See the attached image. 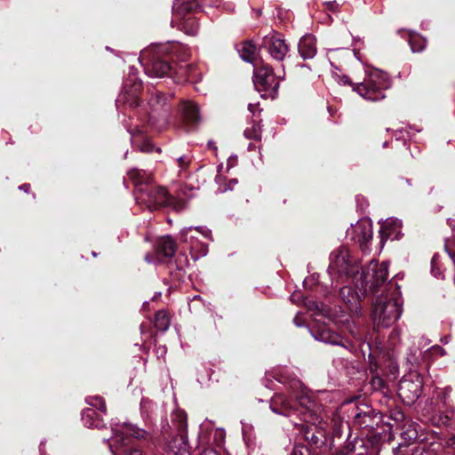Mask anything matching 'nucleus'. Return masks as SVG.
<instances>
[{"label":"nucleus","instance_id":"obj_1","mask_svg":"<svg viewBox=\"0 0 455 455\" xmlns=\"http://www.w3.org/2000/svg\"><path fill=\"white\" fill-rule=\"evenodd\" d=\"M388 263L384 261L379 264L371 260L366 269H362L361 275L348 282L347 284L339 288V294L343 302L347 306L350 315H347L339 307H330L323 303L305 298L303 304L305 307L317 315H323L336 323L347 324L348 330L353 336L356 335L354 330L355 325L350 323L351 316H358L361 314L360 300L370 293L379 291V288L384 284L387 278Z\"/></svg>","mask_w":455,"mask_h":455},{"label":"nucleus","instance_id":"obj_2","mask_svg":"<svg viewBox=\"0 0 455 455\" xmlns=\"http://www.w3.org/2000/svg\"><path fill=\"white\" fill-rule=\"evenodd\" d=\"M291 395L296 399L299 407L282 394H275L270 400L271 411L278 415L293 417L299 415L302 421L310 427H317L319 420V405L314 401L312 393L307 390L300 380L293 379L289 384Z\"/></svg>","mask_w":455,"mask_h":455},{"label":"nucleus","instance_id":"obj_3","mask_svg":"<svg viewBox=\"0 0 455 455\" xmlns=\"http://www.w3.org/2000/svg\"><path fill=\"white\" fill-rule=\"evenodd\" d=\"M383 285L385 290L373 302L372 320L378 330L389 328L402 315L400 287L392 281Z\"/></svg>","mask_w":455,"mask_h":455},{"label":"nucleus","instance_id":"obj_4","mask_svg":"<svg viewBox=\"0 0 455 455\" xmlns=\"http://www.w3.org/2000/svg\"><path fill=\"white\" fill-rule=\"evenodd\" d=\"M366 77L363 82L353 84L347 76L335 75L336 80L339 84L351 85L354 92H357L364 100L370 101H378L385 98L384 91L389 88L390 79L388 76L379 70H367Z\"/></svg>","mask_w":455,"mask_h":455},{"label":"nucleus","instance_id":"obj_5","mask_svg":"<svg viewBox=\"0 0 455 455\" xmlns=\"http://www.w3.org/2000/svg\"><path fill=\"white\" fill-rule=\"evenodd\" d=\"M359 266V259L354 256L351 251L346 247H339L334 250L330 255V265L328 273L332 279L336 282H348L353 279L355 275H361L362 269Z\"/></svg>","mask_w":455,"mask_h":455},{"label":"nucleus","instance_id":"obj_6","mask_svg":"<svg viewBox=\"0 0 455 455\" xmlns=\"http://www.w3.org/2000/svg\"><path fill=\"white\" fill-rule=\"evenodd\" d=\"M166 52V45H151L140 52L139 60L144 66L148 76L163 77L172 71L170 63L163 59Z\"/></svg>","mask_w":455,"mask_h":455},{"label":"nucleus","instance_id":"obj_7","mask_svg":"<svg viewBox=\"0 0 455 455\" xmlns=\"http://www.w3.org/2000/svg\"><path fill=\"white\" fill-rule=\"evenodd\" d=\"M283 76H276L267 64L255 65L253 84L262 98L274 99L277 95L280 81Z\"/></svg>","mask_w":455,"mask_h":455},{"label":"nucleus","instance_id":"obj_8","mask_svg":"<svg viewBox=\"0 0 455 455\" xmlns=\"http://www.w3.org/2000/svg\"><path fill=\"white\" fill-rule=\"evenodd\" d=\"M148 106V123L157 131H161L169 123L171 105L168 99L162 92L156 91L151 93Z\"/></svg>","mask_w":455,"mask_h":455},{"label":"nucleus","instance_id":"obj_9","mask_svg":"<svg viewBox=\"0 0 455 455\" xmlns=\"http://www.w3.org/2000/svg\"><path fill=\"white\" fill-rule=\"evenodd\" d=\"M135 198L139 204H145L150 211L164 206L169 204L170 201L167 190L164 188L150 184L139 186Z\"/></svg>","mask_w":455,"mask_h":455},{"label":"nucleus","instance_id":"obj_10","mask_svg":"<svg viewBox=\"0 0 455 455\" xmlns=\"http://www.w3.org/2000/svg\"><path fill=\"white\" fill-rule=\"evenodd\" d=\"M141 88V81L138 79L134 68H131L128 77L125 79L124 91L116 99V105L135 108L139 107L138 92Z\"/></svg>","mask_w":455,"mask_h":455},{"label":"nucleus","instance_id":"obj_11","mask_svg":"<svg viewBox=\"0 0 455 455\" xmlns=\"http://www.w3.org/2000/svg\"><path fill=\"white\" fill-rule=\"evenodd\" d=\"M372 224L370 219L363 218L347 230V235L356 243L363 251L369 249L372 239Z\"/></svg>","mask_w":455,"mask_h":455},{"label":"nucleus","instance_id":"obj_12","mask_svg":"<svg viewBox=\"0 0 455 455\" xmlns=\"http://www.w3.org/2000/svg\"><path fill=\"white\" fill-rule=\"evenodd\" d=\"M272 59L277 61H283L289 52V46L283 36L276 32H272L263 38L262 43Z\"/></svg>","mask_w":455,"mask_h":455},{"label":"nucleus","instance_id":"obj_13","mask_svg":"<svg viewBox=\"0 0 455 455\" xmlns=\"http://www.w3.org/2000/svg\"><path fill=\"white\" fill-rule=\"evenodd\" d=\"M422 392V381L419 376L415 379H402L399 384L398 395L402 401L411 405L419 399Z\"/></svg>","mask_w":455,"mask_h":455},{"label":"nucleus","instance_id":"obj_14","mask_svg":"<svg viewBox=\"0 0 455 455\" xmlns=\"http://www.w3.org/2000/svg\"><path fill=\"white\" fill-rule=\"evenodd\" d=\"M310 332L313 338L319 342L332 346H339L347 350H349L352 347L351 342L327 327H318L311 330Z\"/></svg>","mask_w":455,"mask_h":455},{"label":"nucleus","instance_id":"obj_15","mask_svg":"<svg viewBox=\"0 0 455 455\" xmlns=\"http://www.w3.org/2000/svg\"><path fill=\"white\" fill-rule=\"evenodd\" d=\"M194 227L190 226L180 230V240L190 244V251L194 259H198L207 254L208 249L204 244H198V239L193 233Z\"/></svg>","mask_w":455,"mask_h":455},{"label":"nucleus","instance_id":"obj_16","mask_svg":"<svg viewBox=\"0 0 455 455\" xmlns=\"http://www.w3.org/2000/svg\"><path fill=\"white\" fill-rule=\"evenodd\" d=\"M429 343L430 341L427 339L422 337L419 339L418 345L414 344L409 347L405 357L409 371H412L419 365L424 357L422 348Z\"/></svg>","mask_w":455,"mask_h":455},{"label":"nucleus","instance_id":"obj_17","mask_svg":"<svg viewBox=\"0 0 455 455\" xmlns=\"http://www.w3.org/2000/svg\"><path fill=\"white\" fill-rule=\"evenodd\" d=\"M402 221L398 219H387L379 229L381 240L384 238L391 240H398L401 235Z\"/></svg>","mask_w":455,"mask_h":455},{"label":"nucleus","instance_id":"obj_18","mask_svg":"<svg viewBox=\"0 0 455 455\" xmlns=\"http://www.w3.org/2000/svg\"><path fill=\"white\" fill-rule=\"evenodd\" d=\"M128 132L131 134V141L134 148L141 152H152L154 150V145L150 140L144 136L142 129L135 127L132 130L129 129Z\"/></svg>","mask_w":455,"mask_h":455},{"label":"nucleus","instance_id":"obj_19","mask_svg":"<svg viewBox=\"0 0 455 455\" xmlns=\"http://www.w3.org/2000/svg\"><path fill=\"white\" fill-rule=\"evenodd\" d=\"M298 49L302 59H313L317 52L315 37L312 35H305L300 38Z\"/></svg>","mask_w":455,"mask_h":455},{"label":"nucleus","instance_id":"obj_20","mask_svg":"<svg viewBox=\"0 0 455 455\" xmlns=\"http://www.w3.org/2000/svg\"><path fill=\"white\" fill-rule=\"evenodd\" d=\"M125 433L121 435L116 434V436L112 438V443L109 444L110 448L113 445L120 444L121 446H128L132 441V437L136 439L143 438L145 430L144 428H124Z\"/></svg>","mask_w":455,"mask_h":455},{"label":"nucleus","instance_id":"obj_21","mask_svg":"<svg viewBox=\"0 0 455 455\" xmlns=\"http://www.w3.org/2000/svg\"><path fill=\"white\" fill-rule=\"evenodd\" d=\"M300 435L310 445L319 447L326 443L324 428H301Z\"/></svg>","mask_w":455,"mask_h":455},{"label":"nucleus","instance_id":"obj_22","mask_svg":"<svg viewBox=\"0 0 455 455\" xmlns=\"http://www.w3.org/2000/svg\"><path fill=\"white\" fill-rule=\"evenodd\" d=\"M199 0H175L172 5L174 15L179 19H185L189 12L198 7Z\"/></svg>","mask_w":455,"mask_h":455},{"label":"nucleus","instance_id":"obj_23","mask_svg":"<svg viewBox=\"0 0 455 455\" xmlns=\"http://www.w3.org/2000/svg\"><path fill=\"white\" fill-rule=\"evenodd\" d=\"M156 251L164 258H172L176 252V243L172 236H163L156 242Z\"/></svg>","mask_w":455,"mask_h":455},{"label":"nucleus","instance_id":"obj_24","mask_svg":"<svg viewBox=\"0 0 455 455\" xmlns=\"http://www.w3.org/2000/svg\"><path fill=\"white\" fill-rule=\"evenodd\" d=\"M180 111L184 118L192 124H196L201 120L198 106L193 101H183Z\"/></svg>","mask_w":455,"mask_h":455},{"label":"nucleus","instance_id":"obj_25","mask_svg":"<svg viewBox=\"0 0 455 455\" xmlns=\"http://www.w3.org/2000/svg\"><path fill=\"white\" fill-rule=\"evenodd\" d=\"M403 430L400 433L402 439L403 440V443H400V445H410L414 442H423L425 440V436L423 434H419V428H403ZM424 428H419L422 431Z\"/></svg>","mask_w":455,"mask_h":455},{"label":"nucleus","instance_id":"obj_26","mask_svg":"<svg viewBox=\"0 0 455 455\" xmlns=\"http://www.w3.org/2000/svg\"><path fill=\"white\" fill-rule=\"evenodd\" d=\"M237 52L243 60L251 63L256 53V46L251 42H243L237 46Z\"/></svg>","mask_w":455,"mask_h":455},{"label":"nucleus","instance_id":"obj_27","mask_svg":"<svg viewBox=\"0 0 455 455\" xmlns=\"http://www.w3.org/2000/svg\"><path fill=\"white\" fill-rule=\"evenodd\" d=\"M172 449H177L179 451H188V436L187 428H182L180 433L170 443Z\"/></svg>","mask_w":455,"mask_h":455},{"label":"nucleus","instance_id":"obj_28","mask_svg":"<svg viewBox=\"0 0 455 455\" xmlns=\"http://www.w3.org/2000/svg\"><path fill=\"white\" fill-rule=\"evenodd\" d=\"M81 416L84 427H100V422L98 419L99 415L94 409H84L82 411Z\"/></svg>","mask_w":455,"mask_h":455},{"label":"nucleus","instance_id":"obj_29","mask_svg":"<svg viewBox=\"0 0 455 455\" xmlns=\"http://www.w3.org/2000/svg\"><path fill=\"white\" fill-rule=\"evenodd\" d=\"M455 427V409H447L443 411L438 421L435 423V427Z\"/></svg>","mask_w":455,"mask_h":455},{"label":"nucleus","instance_id":"obj_30","mask_svg":"<svg viewBox=\"0 0 455 455\" xmlns=\"http://www.w3.org/2000/svg\"><path fill=\"white\" fill-rule=\"evenodd\" d=\"M170 316L165 310H160L155 315V327L161 331H165L170 327Z\"/></svg>","mask_w":455,"mask_h":455},{"label":"nucleus","instance_id":"obj_31","mask_svg":"<svg viewBox=\"0 0 455 455\" xmlns=\"http://www.w3.org/2000/svg\"><path fill=\"white\" fill-rule=\"evenodd\" d=\"M408 42L412 52H420L426 48L427 45L426 38L416 33L410 34Z\"/></svg>","mask_w":455,"mask_h":455},{"label":"nucleus","instance_id":"obj_32","mask_svg":"<svg viewBox=\"0 0 455 455\" xmlns=\"http://www.w3.org/2000/svg\"><path fill=\"white\" fill-rule=\"evenodd\" d=\"M183 21L181 23V29L185 31L186 34L190 36H195L198 32V23L196 20L191 16H185V19H181Z\"/></svg>","mask_w":455,"mask_h":455},{"label":"nucleus","instance_id":"obj_33","mask_svg":"<svg viewBox=\"0 0 455 455\" xmlns=\"http://www.w3.org/2000/svg\"><path fill=\"white\" fill-rule=\"evenodd\" d=\"M372 417L371 415V411H363V412H357L354 416V425L363 426L365 427H372Z\"/></svg>","mask_w":455,"mask_h":455},{"label":"nucleus","instance_id":"obj_34","mask_svg":"<svg viewBox=\"0 0 455 455\" xmlns=\"http://www.w3.org/2000/svg\"><path fill=\"white\" fill-rule=\"evenodd\" d=\"M171 420L175 427H187V414L180 409L172 412Z\"/></svg>","mask_w":455,"mask_h":455},{"label":"nucleus","instance_id":"obj_35","mask_svg":"<svg viewBox=\"0 0 455 455\" xmlns=\"http://www.w3.org/2000/svg\"><path fill=\"white\" fill-rule=\"evenodd\" d=\"M87 404L90 406L89 408H92L95 411L99 410L103 413H106V405L105 401L100 396H90L86 399Z\"/></svg>","mask_w":455,"mask_h":455},{"label":"nucleus","instance_id":"obj_36","mask_svg":"<svg viewBox=\"0 0 455 455\" xmlns=\"http://www.w3.org/2000/svg\"><path fill=\"white\" fill-rule=\"evenodd\" d=\"M247 139H252L254 140H261V127L259 124L254 123L251 128H247L243 132Z\"/></svg>","mask_w":455,"mask_h":455},{"label":"nucleus","instance_id":"obj_37","mask_svg":"<svg viewBox=\"0 0 455 455\" xmlns=\"http://www.w3.org/2000/svg\"><path fill=\"white\" fill-rule=\"evenodd\" d=\"M155 408V404L149 401L148 399L142 398L140 402V411L142 417L147 419L151 417V413L153 412Z\"/></svg>","mask_w":455,"mask_h":455},{"label":"nucleus","instance_id":"obj_38","mask_svg":"<svg viewBox=\"0 0 455 455\" xmlns=\"http://www.w3.org/2000/svg\"><path fill=\"white\" fill-rule=\"evenodd\" d=\"M191 163V157L188 155H184L177 158V164L179 166V175L182 176L186 173L188 165Z\"/></svg>","mask_w":455,"mask_h":455},{"label":"nucleus","instance_id":"obj_39","mask_svg":"<svg viewBox=\"0 0 455 455\" xmlns=\"http://www.w3.org/2000/svg\"><path fill=\"white\" fill-rule=\"evenodd\" d=\"M146 175L145 172L140 169H132L128 172V176L130 179L134 180L137 185L141 184L143 181V177Z\"/></svg>","mask_w":455,"mask_h":455},{"label":"nucleus","instance_id":"obj_40","mask_svg":"<svg viewBox=\"0 0 455 455\" xmlns=\"http://www.w3.org/2000/svg\"><path fill=\"white\" fill-rule=\"evenodd\" d=\"M196 231L201 234L204 237L211 239L212 232L205 227L196 226L194 227L193 232Z\"/></svg>","mask_w":455,"mask_h":455},{"label":"nucleus","instance_id":"obj_41","mask_svg":"<svg viewBox=\"0 0 455 455\" xmlns=\"http://www.w3.org/2000/svg\"><path fill=\"white\" fill-rule=\"evenodd\" d=\"M159 255L160 254H157V253H156V255H150L149 253H147L144 256V259L146 262H148L149 264H158L162 261Z\"/></svg>","mask_w":455,"mask_h":455},{"label":"nucleus","instance_id":"obj_42","mask_svg":"<svg viewBox=\"0 0 455 455\" xmlns=\"http://www.w3.org/2000/svg\"><path fill=\"white\" fill-rule=\"evenodd\" d=\"M428 351L431 353H435L440 356H443L446 354L444 348H443L442 347H440L438 345L432 346L431 347H429L426 350V352H428Z\"/></svg>","mask_w":455,"mask_h":455},{"label":"nucleus","instance_id":"obj_43","mask_svg":"<svg viewBox=\"0 0 455 455\" xmlns=\"http://www.w3.org/2000/svg\"><path fill=\"white\" fill-rule=\"evenodd\" d=\"M400 339V331L397 329H394L389 335V341L391 346L395 347V340H399Z\"/></svg>","mask_w":455,"mask_h":455},{"label":"nucleus","instance_id":"obj_44","mask_svg":"<svg viewBox=\"0 0 455 455\" xmlns=\"http://www.w3.org/2000/svg\"><path fill=\"white\" fill-rule=\"evenodd\" d=\"M199 455H220L219 453V451H217L216 450L212 449V448H207V449H204L203 450Z\"/></svg>","mask_w":455,"mask_h":455},{"label":"nucleus","instance_id":"obj_45","mask_svg":"<svg viewBox=\"0 0 455 455\" xmlns=\"http://www.w3.org/2000/svg\"><path fill=\"white\" fill-rule=\"evenodd\" d=\"M237 184V180L235 179H232L230 180L229 181V184L228 187L224 188H220V193H224L228 190H232L234 186Z\"/></svg>","mask_w":455,"mask_h":455},{"label":"nucleus","instance_id":"obj_46","mask_svg":"<svg viewBox=\"0 0 455 455\" xmlns=\"http://www.w3.org/2000/svg\"><path fill=\"white\" fill-rule=\"evenodd\" d=\"M435 258H436V256L435 255V256L433 257V259H432V261H431V263H432V270H431V271H432V274H433V275H434V276H435V277H440V276H441V275H442V273H441L439 270H435Z\"/></svg>","mask_w":455,"mask_h":455},{"label":"nucleus","instance_id":"obj_47","mask_svg":"<svg viewBox=\"0 0 455 455\" xmlns=\"http://www.w3.org/2000/svg\"><path fill=\"white\" fill-rule=\"evenodd\" d=\"M451 392V388L447 387L443 390V397L442 400L443 403H446L447 398L450 396V394Z\"/></svg>","mask_w":455,"mask_h":455},{"label":"nucleus","instance_id":"obj_48","mask_svg":"<svg viewBox=\"0 0 455 455\" xmlns=\"http://www.w3.org/2000/svg\"><path fill=\"white\" fill-rule=\"evenodd\" d=\"M403 413L397 411H395L392 415V418L395 420V421H400L402 419H403Z\"/></svg>","mask_w":455,"mask_h":455},{"label":"nucleus","instance_id":"obj_49","mask_svg":"<svg viewBox=\"0 0 455 455\" xmlns=\"http://www.w3.org/2000/svg\"><path fill=\"white\" fill-rule=\"evenodd\" d=\"M126 455H142L139 450L132 449L125 451Z\"/></svg>","mask_w":455,"mask_h":455},{"label":"nucleus","instance_id":"obj_50","mask_svg":"<svg viewBox=\"0 0 455 455\" xmlns=\"http://www.w3.org/2000/svg\"><path fill=\"white\" fill-rule=\"evenodd\" d=\"M289 455H303V453L300 448L294 447Z\"/></svg>","mask_w":455,"mask_h":455},{"label":"nucleus","instance_id":"obj_51","mask_svg":"<svg viewBox=\"0 0 455 455\" xmlns=\"http://www.w3.org/2000/svg\"><path fill=\"white\" fill-rule=\"evenodd\" d=\"M293 323L295 325H297L298 327H301L303 326V323L301 322V320L299 319V314L293 318Z\"/></svg>","mask_w":455,"mask_h":455},{"label":"nucleus","instance_id":"obj_52","mask_svg":"<svg viewBox=\"0 0 455 455\" xmlns=\"http://www.w3.org/2000/svg\"><path fill=\"white\" fill-rule=\"evenodd\" d=\"M326 4L332 11H336L339 5L336 2H327Z\"/></svg>","mask_w":455,"mask_h":455},{"label":"nucleus","instance_id":"obj_53","mask_svg":"<svg viewBox=\"0 0 455 455\" xmlns=\"http://www.w3.org/2000/svg\"><path fill=\"white\" fill-rule=\"evenodd\" d=\"M19 189L28 193L30 189V185L28 183L22 184L19 187Z\"/></svg>","mask_w":455,"mask_h":455},{"label":"nucleus","instance_id":"obj_54","mask_svg":"<svg viewBox=\"0 0 455 455\" xmlns=\"http://www.w3.org/2000/svg\"><path fill=\"white\" fill-rule=\"evenodd\" d=\"M165 352L166 351H165V347H158L156 349V353H157L158 356H163L165 354Z\"/></svg>","mask_w":455,"mask_h":455},{"label":"nucleus","instance_id":"obj_55","mask_svg":"<svg viewBox=\"0 0 455 455\" xmlns=\"http://www.w3.org/2000/svg\"><path fill=\"white\" fill-rule=\"evenodd\" d=\"M257 108V106H256V105H254V104L250 103V104L248 105V109H249V111H250V112H251L253 115H254V108Z\"/></svg>","mask_w":455,"mask_h":455},{"label":"nucleus","instance_id":"obj_56","mask_svg":"<svg viewBox=\"0 0 455 455\" xmlns=\"http://www.w3.org/2000/svg\"><path fill=\"white\" fill-rule=\"evenodd\" d=\"M373 384H378L380 386L382 384V379L380 378H375L373 379Z\"/></svg>","mask_w":455,"mask_h":455},{"label":"nucleus","instance_id":"obj_57","mask_svg":"<svg viewBox=\"0 0 455 455\" xmlns=\"http://www.w3.org/2000/svg\"><path fill=\"white\" fill-rule=\"evenodd\" d=\"M215 180L217 183L220 184L223 181L224 178L220 175H218Z\"/></svg>","mask_w":455,"mask_h":455},{"label":"nucleus","instance_id":"obj_58","mask_svg":"<svg viewBox=\"0 0 455 455\" xmlns=\"http://www.w3.org/2000/svg\"><path fill=\"white\" fill-rule=\"evenodd\" d=\"M450 341V337L445 336L443 339H441V342L447 344Z\"/></svg>","mask_w":455,"mask_h":455},{"label":"nucleus","instance_id":"obj_59","mask_svg":"<svg viewBox=\"0 0 455 455\" xmlns=\"http://www.w3.org/2000/svg\"><path fill=\"white\" fill-rule=\"evenodd\" d=\"M208 147L212 149H217V148L215 147L214 143L212 140L208 141Z\"/></svg>","mask_w":455,"mask_h":455},{"label":"nucleus","instance_id":"obj_60","mask_svg":"<svg viewBox=\"0 0 455 455\" xmlns=\"http://www.w3.org/2000/svg\"><path fill=\"white\" fill-rule=\"evenodd\" d=\"M293 427H304V426L301 423L294 422Z\"/></svg>","mask_w":455,"mask_h":455},{"label":"nucleus","instance_id":"obj_61","mask_svg":"<svg viewBox=\"0 0 455 455\" xmlns=\"http://www.w3.org/2000/svg\"><path fill=\"white\" fill-rule=\"evenodd\" d=\"M254 148H255V147H254V145H253L252 143H250V144L248 145V150H252V149H254Z\"/></svg>","mask_w":455,"mask_h":455},{"label":"nucleus","instance_id":"obj_62","mask_svg":"<svg viewBox=\"0 0 455 455\" xmlns=\"http://www.w3.org/2000/svg\"><path fill=\"white\" fill-rule=\"evenodd\" d=\"M124 427H133V426L130 423H124Z\"/></svg>","mask_w":455,"mask_h":455},{"label":"nucleus","instance_id":"obj_63","mask_svg":"<svg viewBox=\"0 0 455 455\" xmlns=\"http://www.w3.org/2000/svg\"><path fill=\"white\" fill-rule=\"evenodd\" d=\"M335 455H347V453L342 452V451H339V452H337Z\"/></svg>","mask_w":455,"mask_h":455},{"label":"nucleus","instance_id":"obj_64","mask_svg":"<svg viewBox=\"0 0 455 455\" xmlns=\"http://www.w3.org/2000/svg\"><path fill=\"white\" fill-rule=\"evenodd\" d=\"M299 68H308V67H307V65H304V64H303V65H300V66H299Z\"/></svg>","mask_w":455,"mask_h":455}]
</instances>
